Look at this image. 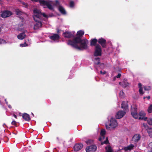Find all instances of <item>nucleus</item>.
<instances>
[{"instance_id":"nucleus-47","label":"nucleus","mask_w":152,"mask_h":152,"mask_svg":"<svg viewBox=\"0 0 152 152\" xmlns=\"http://www.w3.org/2000/svg\"><path fill=\"white\" fill-rule=\"evenodd\" d=\"M95 59L96 60H99V58H95Z\"/></svg>"},{"instance_id":"nucleus-8","label":"nucleus","mask_w":152,"mask_h":152,"mask_svg":"<svg viewBox=\"0 0 152 152\" xmlns=\"http://www.w3.org/2000/svg\"><path fill=\"white\" fill-rule=\"evenodd\" d=\"M101 51L100 46L99 45H97L96 46L94 55L96 56L101 55Z\"/></svg>"},{"instance_id":"nucleus-39","label":"nucleus","mask_w":152,"mask_h":152,"mask_svg":"<svg viewBox=\"0 0 152 152\" xmlns=\"http://www.w3.org/2000/svg\"><path fill=\"white\" fill-rule=\"evenodd\" d=\"M93 142V141L91 140H89L88 141H86V143L87 144H89L90 143H91V142Z\"/></svg>"},{"instance_id":"nucleus-3","label":"nucleus","mask_w":152,"mask_h":152,"mask_svg":"<svg viewBox=\"0 0 152 152\" xmlns=\"http://www.w3.org/2000/svg\"><path fill=\"white\" fill-rule=\"evenodd\" d=\"M118 126V123L115 119L111 118L109 121L108 124H106L107 129L109 130H113L115 129Z\"/></svg>"},{"instance_id":"nucleus-21","label":"nucleus","mask_w":152,"mask_h":152,"mask_svg":"<svg viewBox=\"0 0 152 152\" xmlns=\"http://www.w3.org/2000/svg\"><path fill=\"white\" fill-rule=\"evenodd\" d=\"M105 150L106 152H113V151L112 148L109 145H107L105 147Z\"/></svg>"},{"instance_id":"nucleus-19","label":"nucleus","mask_w":152,"mask_h":152,"mask_svg":"<svg viewBox=\"0 0 152 152\" xmlns=\"http://www.w3.org/2000/svg\"><path fill=\"white\" fill-rule=\"evenodd\" d=\"M26 37V35L24 33H20L17 36V38L19 39L22 40L23 39Z\"/></svg>"},{"instance_id":"nucleus-23","label":"nucleus","mask_w":152,"mask_h":152,"mask_svg":"<svg viewBox=\"0 0 152 152\" xmlns=\"http://www.w3.org/2000/svg\"><path fill=\"white\" fill-rule=\"evenodd\" d=\"M147 130L149 136L150 137H152V128H149Z\"/></svg>"},{"instance_id":"nucleus-45","label":"nucleus","mask_w":152,"mask_h":152,"mask_svg":"<svg viewBox=\"0 0 152 152\" xmlns=\"http://www.w3.org/2000/svg\"><path fill=\"white\" fill-rule=\"evenodd\" d=\"M8 107L10 108H12L11 106L10 105H8Z\"/></svg>"},{"instance_id":"nucleus-46","label":"nucleus","mask_w":152,"mask_h":152,"mask_svg":"<svg viewBox=\"0 0 152 152\" xmlns=\"http://www.w3.org/2000/svg\"><path fill=\"white\" fill-rule=\"evenodd\" d=\"M31 1H37L38 0H31Z\"/></svg>"},{"instance_id":"nucleus-30","label":"nucleus","mask_w":152,"mask_h":152,"mask_svg":"<svg viewBox=\"0 0 152 152\" xmlns=\"http://www.w3.org/2000/svg\"><path fill=\"white\" fill-rule=\"evenodd\" d=\"M124 94L123 91H120L119 93V96L121 97H123L124 96Z\"/></svg>"},{"instance_id":"nucleus-22","label":"nucleus","mask_w":152,"mask_h":152,"mask_svg":"<svg viewBox=\"0 0 152 152\" xmlns=\"http://www.w3.org/2000/svg\"><path fill=\"white\" fill-rule=\"evenodd\" d=\"M121 107L122 108L126 110L128 108L127 103L125 102H123L121 104Z\"/></svg>"},{"instance_id":"nucleus-9","label":"nucleus","mask_w":152,"mask_h":152,"mask_svg":"<svg viewBox=\"0 0 152 152\" xmlns=\"http://www.w3.org/2000/svg\"><path fill=\"white\" fill-rule=\"evenodd\" d=\"M138 116L139 117L137 119H143L145 121L147 120V118L145 117V113L144 111H140L139 113Z\"/></svg>"},{"instance_id":"nucleus-29","label":"nucleus","mask_w":152,"mask_h":152,"mask_svg":"<svg viewBox=\"0 0 152 152\" xmlns=\"http://www.w3.org/2000/svg\"><path fill=\"white\" fill-rule=\"evenodd\" d=\"M147 122L150 125H152V118H150L147 120Z\"/></svg>"},{"instance_id":"nucleus-25","label":"nucleus","mask_w":152,"mask_h":152,"mask_svg":"<svg viewBox=\"0 0 152 152\" xmlns=\"http://www.w3.org/2000/svg\"><path fill=\"white\" fill-rule=\"evenodd\" d=\"M138 86L139 88V91L140 94L142 95L144 94V92H142V84L141 83H139L138 84Z\"/></svg>"},{"instance_id":"nucleus-48","label":"nucleus","mask_w":152,"mask_h":152,"mask_svg":"<svg viewBox=\"0 0 152 152\" xmlns=\"http://www.w3.org/2000/svg\"><path fill=\"white\" fill-rule=\"evenodd\" d=\"M5 102H6V103L7 104H8V102L6 101V99H5Z\"/></svg>"},{"instance_id":"nucleus-2","label":"nucleus","mask_w":152,"mask_h":152,"mask_svg":"<svg viewBox=\"0 0 152 152\" xmlns=\"http://www.w3.org/2000/svg\"><path fill=\"white\" fill-rule=\"evenodd\" d=\"M34 13L33 18L34 20L37 22L34 26V28L35 29H37L42 26L41 22L40 20V17L42 15L41 12L39 10L36 8L34 10Z\"/></svg>"},{"instance_id":"nucleus-24","label":"nucleus","mask_w":152,"mask_h":152,"mask_svg":"<svg viewBox=\"0 0 152 152\" xmlns=\"http://www.w3.org/2000/svg\"><path fill=\"white\" fill-rule=\"evenodd\" d=\"M97 40L96 39H92L91 40V46L95 45L96 43L97 42Z\"/></svg>"},{"instance_id":"nucleus-12","label":"nucleus","mask_w":152,"mask_h":152,"mask_svg":"<svg viewBox=\"0 0 152 152\" xmlns=\"http://www.w3.org/2000/svg\"><path fill=\"white\" fill-rule=\"evenodd\" d=\"M126 113L122 111H120L116 115V118L118 119L122 118L125 114Z\"/></svg>"},{"instance_id":"nucleus-43","label":"nucleus","mask_w":152,"mask_h":152,"mask_svg":"<svg viewBox=\"0 0 152 152\" xmlns=\"http://www.w3.org/2000/svg\"><path fill=\"white\" fill-rule=\"evenodd\" d=\"M148 152H152V149L149 148V150Z\"/></svg>"},{"instance_id":"nucleus-17","label":"nucleus","mask_w":152,"mask_h":152,"mask_svg":"<svg viewBox=\"0 0 152 152\" xmlns=\"http://www.w3.org/2000/svg\"><path fill=\"white\" fill-rule=\"evenodd\" d=\"M134 147V145L131 144L127 147H125L124 149L126 151H130L133 149Z\"/></svg>"},{"instance_id":"nucleus-28","label":"nucleus","mask_w":152,"mask_h":152,"mask_svg":"<svg viewBox=\"0 0 152 152\" xmlns=\"http://www.w3.org/2000/svg\"><path fill=\"white\" fill-rule=\"evenodd\" d=\"M148 111L149 113H152V104H151L148 107Z\"/></svg>"},{"instance_id":"nucleus-7","label":"nucleus","mask_w":152,"mask_h":152,"mask_svg":"<svg viewBox=\"0 0 152 152\" xmlns=\"http://www.w3.org/2000/svg\"><path fill=\"white\" fill-rule=\"evenodd\" d=\"M137 106L133 105L132 106L131 113L132 116L135 118H138L139 117L138 115L137 111Z\"/></svg>"},{"instance_id":"nucleus-35","label":"nucleus","mask_w":152,"mask_h":152,"mask_svg":"<svg viewBox=\"0 0 152 152\" xmlns=\"http://www.w3.org/2000/svg\"><path fill=\"white\" fill-rule=\"evenodd\" d=\"M5 43V41L3 39H0V44Z\"/></svg>"},{"instance_id":"nucleus-16","label":"nucleus","mask_w":152,"mask_h":152,"mask_svg":"<svg viewBox=\"0 0 152 152\" xmlns=\"http://www.w3.org/2000/svg\"><path fill=\"white\" fill-rule=\"evenodd\" d=\"M140 136L139 134H135L133 137L132 140L135 142H137L140 140Z\"/></svg>"},{"instance_id":"nucleus-10","label":"nucleus","mask_w":152,"mask_h":152,"mask_svg":"<svg viewBox=\"0 0 152 152\" xmlns=\"http://www.w3.org/2000/svg\"><path fill=\"white\" fill-rule=\"evenodd\" d=\"M96 147L95 145H91L87 147L86 148V152H90L91 151H95L96 149Z\"/></svg>"},{"instance_id":"nucleus-1","label":"nucleus","mask_w":152,"mask_h":152,"mask_svg":"<svg viewBox=\"0 0 152 152\" xmlns=\"http://www.w3.org/2000/svg\"><path fill=\"white\" fill-rule=\"evenodd\" d=\"M84 34L83 31H78L77 33V37L74 38L73 41L69 40L68 43V45L79 50H83L87 48L88 41L86 39H81V37Z\"/></svg>"},{"instance_id":"nucleus-52","label":"nucleus","mask_w":152,"mask_h":152,"mask_svg":"<svg viewBox=\"0 0 152 152\" xmlns=\"http://www.w3.org/2000/svg\"><path fill=\"white\" fill-rule=\"evenodd\" d=\"M134 152H137V151H135Z\"/></svg>"},{"instance_id":"nucleus-37","label":"nucleus","mask_w":152,"mask_h":152,"mask_svg":"<svg viewBox=\"0 0 152 152\" xmlns=\"http://www.w3.org/2000/svg\"><path fill=\"white\" fill-rule=\"evenodd\" d=\"M142 125L145 128H147L148 126L147 124L145 123H143Z\"/></svg>"},{"instance_id":"nucleus-33","label":"nucleus","mask_w":152,"mask_h":152,"mask_svg":"<svg viewBox=\"0 0 152 152\" xmlns=\"http://www.w3.org/2000/svg\"><path fill=\"white\" fill-rule=\"evenodd\" d=\"M74 3L73 1H71L70 2V7H72L74 6Z\"/></svg>"},{"instance_id":"nucleus-5","label":"nucleus","mask_w":152,"mask_h":152,"mask_svg":"<svg viewBox=\"0 0 152 152\" xmlns=\"http://www.w3.org/2000/svg\"><path fill=\"white\" fill-rule=\"evenodd\" d=\"M105 131L104 129H102L101 130L100 134L101 136L99 138V140L101 141V144L102 145H103L104 144H107L108 143L109 141L107 137L106 138V140L103 142L102 141L104 139V135L105 134Z\"/></svg>"},{"instance_id":"nucleus-20","label":"nucleus","mask_w":152,"mask_h":152,"mask_svg":"<svg viewBox=\"0 0 152 152\" xmlns=\"http://www.w3.org/2000/svg\"><path fill=\"white\" fill-rule=\"evenodd\" d=\"M58 10L60 12L63 14H66V11L64 8L61 6H59L58 7Z\"/></svg>"},{"instance_id":"nucleus-36","label":"nucleus","mask_w":152,"mask_h":152,"mask_svg":"<svg viewBox=\"0 0 152 152\" xmlns=\"http://www.w3.org/2000/svg\"><path fill=\"white\" fill-rule=\"evenodd\" d=\"M41 16L40 17V18L42 16V15H43V16L44 17H45V18H46L47 17V15L45 14V13H43L42 14L41 13Z\"/></svg>"},{"instance_id":"nucleus-51","label":"nucleus","mask_w":152,"mask_h":152,"mask_svg":"<svg viewBox=\"0 0 152 152\" xmlns=\"http://www.w3.org/2000/svg\"><path fill=\"white\" fill-rule=\"evenodd\" d=\"M31 114L33 115H34V114L33 113H31Z\"/></svg>"},{"instance_id":"nucleus-38","label":"nucleus","mask_w":152,"mask_h":152,"mask_svg":"<svg viewBox=\"0 0 152 152\" xmlns=\"http://www.w3.org/2000/svg\"><path fill=\"white\" fill-rule=\"evenodd\" d=\"M17 122L15 121H13L11 123V124L12 125H15Z\"/></svg>"},{"instance_id":"nucleus-4","label":"nucleus","mask_w":152,"mask_h":152,"mask_svg":"<svg viewBox=\"0 0 152 152\" xmlns=\"http://www.w3.org/2000/svg\"><path fill=\"white\" fill-rule=\"evenodd\" d=\"M40 4L42 5H46L47 7L50 10L53 9V5L54 4L53 2L49 0H40L39 1Z\"/></svg>"},{"instance_id":"nucleus-11","label":"nucleus","mask_w":152,"mask_h":152,"mask_svg":"<svg viewBox=\"0 0 152 152\" xmlns=\"http://www.w3.org/2000/svg\"><path fill=\"white\" fill-rule=\"evenodd\" d=\"M63 35L64 37L67 38L72 37L74 36V33L66 31L63 33Z\"/></svg>"},{"instance_id":"nucleus-41","label":"nucleus","mask_w":152,"mask_h":152,"mask_svg":"<svg viewBox=\"0 0 152 152\" xmlns=\"http://www.w3.org/2000/svg\"><path fill=\"white\" fill-rule=\"evenodd\" d=\"M55 2H56V3H55V5L57 6V5H59V2H58V1H57V0Z\"/></svg>"},{"instance_id":"nucleus-40","label":"nucleus","mask_w":152,"mask_h":152,"mask_svg":"<svg viewBox=\"0 0 152 152\" xmlns=\"http://www.w3.org/2000/svg\"><path fill=\"white\" fill-rule=\"evenodd\" d=\"M100 72L101 74L102 75H104L106 73V72L105 71H103V72H102V71H100Z\"/></svg>"},{"instance_id":"nucleus-31","label":"nucleus","mask_w":152,"mask_h":152,"mask_svg":"<svg viewBox=\"0 0 152 152\" xmlns=\"http://www.w3.org/2000/svg\"><path fill=\"white\" fill-rule=\"evenodd\" d=\"M144 89L146 91H149L151 89V88L150 86H145L144 87Z\"/></svg>"},{"instance_id":"nucleus-26","label":"nucleus","mask_w":152,"mask_h":152,"mask_svg":"<svg viewBox=\"0 0 152 152\" xmlns=\"http://www.w3.org/2000/svg\"><path fill=\"white\" fill-rule=\"evenodd\" d=\"M129 84L126 82V80H124L122 86L124 88H126L129 86Z\"/></svg>"},{"instance_id":"nucleus-14","label":"nucleus","mask_w":152,"mask_h":152,"mask_svg":"<svg viewBox=\"0 0 152 152\" xmlns=\"http://www.w3.org/2000/svg\"><path fill=\"white\" fill-rule=\"evenodd\" d=\"M83 146V145L81 143L76 144L74 146V150L75 151H78L80 150Z\"/></svg>"},{"instance_id":"nucleus-13","label":"nucleus","mask_w":152,"mask_h":152,"mask_svg":"<svg viewBox=\"0 0 152 152\" xmlns=\"http://www.w3.org/2000/svg\"><path fill=\"white\" fill-rule=\"evenodd\" d=\"M59 35L56 34H54L53 35L50 37V38L54 42L58 41V40L59 39Z\"/></svg>"},{"instance_id":"nucleus-15","label":"nucleus","mask_w":152,"mask_h":152,"mask_svg":"<svg viewBox=\"0 0 152 152\" xmlns=\"http://www.w3.org/2000/svg\"><path fill=\"white\" fill-rule=\"evenodd\" d=\"M99 43L100 44L103 48L105 47L106 40L104 39L101 38L99 39L98 40Z\"/></svg>"},{"instance_id":"nucleus-34","label":"nucleus","mask_w":152,"mask_h":152,"mask_svg":"<svg viewBox=\"0 0 152 152\" xmlns=\"http://www.w3.org/2000/svg\"><path fill=\"white\" fill-rule=\"evenodd\" d=\"M148 148L152 149V142L149 143L148 145Z\"/></svg>"},{"instance_id":"nucleus-42","label":"nucleus","mask_w":152,"mask_h":152,"mask_svg":"<svg viewBox=\"0 0 152 152\" xmlns=\"http://www.w3.org/2000/svg\"><path fill=\"white\" fill-rule=\"evenodd\" d=\"M121 75V74H120V73L118 74L116 76L117 77V78H119L120 77Z\"/></svg>"},{"instance_id":"nucleus-18","label":"nucleus","mask_w":152,"mask_h":152,"mask_svg":"<svg viewBox=\"0 0 152 152\" xmlns=\"http://www.w3.org/2000/svg\"><path fill=\"white\" fill-rule=\"evenodd\" d=\"M23 118L26 121H29L30 120V118L29 115L27 113H24L22 115Z\"/></svg>"},{"instance_id":"nucleus-6","label":"nucleus","mask_w":152,"mask_h":152,"mask_svg":"<svg viewBox=\"0 0 152 152\" xmlns=\"http://www.w3.org/2000/svg\"><path fill=\"white\" fill-rule=\"evenodd\" d=\"M13 13L8 10H5L0 12V17L3 18H6L10 17L12 15Z\"/></svg>"},{"instance_id":"nucleus-50","label":"nucleus","mask_w":152,"mask_h":152,"mask_svg":"<svg viewBox=\"0 0 152 152\" xmlns=\"http://www.w3.org/2000/svg\"><path fill=\"white\" fill-rule=\"evenodd\" d=\"M119 85H121V82H120L119 83Z\"/></svg>"},{"instance_id":"nucleus-49","label":"nucleus","mask_w":152,"mask_h":152,"mask_svg":"<svg viewBox=\"0 0 152 152\" xmlns=\"http://www.w3.org/2000/svg\"><path fill=\"white\" fill-rule=\"evenodd\" d=\"M147 97L148 98V99H150V96H148Z\"/></svg>"},{"instance_id":"nucleus-27","label":"nucleus","mask_w":152,"mask_h":152,"mask_svg":"<svg viewBox=\"0 0 152 152\" xmlns=\"http://www.w3.org/2000/svg\"><path fill=\"white\" fill-rule=\"evenodd\" d=\"M15 11L17 15H21L22 13V12L18 9H16Z\"/></svg>"},{"instance_id":"nucleus-32","label":"nucleus","mask_w":152,"mask_h":152,"mask_svg":"<svg viewBox=\"0 0 152 152\" xmlns=\"http://www.w3.org/2000/svg\"><path fill=\"white\" fill-rule=\"evenodd\" d=\"M27 46V45L25 42L23 44H20V46L21 47H26Z\"/></svg>"},{"instance_id":"nucleus-44","label":"nucleus","mask_w":152,"mask_h":152,"mask_svg":"<svg viewBox=\"0 0 152 152\" xmlns=\"http://www.w3.org/2000/svg\"><path fill=\"white\" fill-rule=\"evenodd\" d=\"M13 116L16 118H17V116L15 114H14L13 115Z\"/></svg>"}]
</instances>
